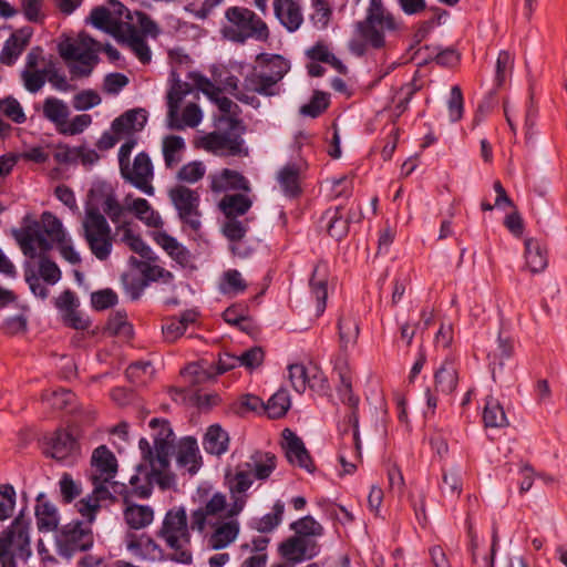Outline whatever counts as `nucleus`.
Here are the masks:
<instances>
[{"mask_svg":"<svg viewBox=\"0 0 567 567\" xmlns=\"http://www.w3.org/2000/svg\"><path fill=\"white\" fill-rule=\"evenodd\" d=\"M247 289V284L237 269H229L224 272L220 290L224 293H240Z\"/></svg>","mask_w":567,"mask_h":567,"instance_id":"54","label":"nucleus"},{"mask_svg":"<svg viewBox=\"0 0 567 567\" xmlns=\"http://www.w3.org/2000/svg\"><path fill=\"white\" fill-rule=\"evenodd\" d=\"M16 505V491L12 485H0V520L10 518Z\"/></svg>","mask_w":567,"mask_h":567,"instance_id":"59","label":"nucleus"},{"mask_svg":"<svg viewBox=\"0 0 567 567\" xmlns=\"http://www.w3.org/2000/svg\"><path fill=\"white\" fill-rule=\"evenodd\" d=\"M110 7L94 8L90 14L92 24L130 48L141 63H150L152 60L151 49L143 34L133 23L131 12L117 0H110Z\"/></svg>","mask_w":567,"mask_h":567,"instance_id":"2","label":"nucleus"},{"mask_svg":"<svg viewBox=\"0 0 567 567\" xmlns=\"http://www.w3.org/2000/svg\"><path fill=\"white\" fill-rule=\"evenodd\" d=\"M42 115L47 121L54 124L56 131L60 133L65 121L69 120L70 109L63 100L49 96L43 101Z\"/></svg>","mask_w":567,"mask_h":567,"instance_id":"32","label":"nucleus"},{"mask_svg":"<svg viewBox=\"0 0 567 567\" xmlns=\"http://www.w3.org/2000/svg\"><path fill=\"white\" fill-rule=\"evenodd\" d=\"M41 228L52 241L62 244L65 240V233L61 220L50 212H44L42 214Z\"/></svg>","mask_w":567,"mask_h":567,"instance_id":"51","label":"nucleus"},{"mask_svg":"<svg viewBox=\"0 0 567 567\" xmlns=\"http://www.w3.org/2000/svg\"><path fill=\"white\" fill-rule=\"evenodd\" d=\"M236 76H228L224 82V87L239 102L257 107L259 100L255 95L256 92H249L245 86L240 90Z\"/></svg>","mask_w":567,"mask_h":567,"instance_id":"53","label":"nucleus"},{"mask_svg":"<svg viewBox=\"0 0 567 567\" xmlns=\"http://www.w3.org/2000/svg\"><path fill=\"white\" fill-rule=\"evenodd\" d=\"M301 166L288 163L277 174V181L286 196L296 197L300 194Z\"/></svg>","mask_w":567,"mask_h":567,"instance_id":"34","label":"nucleus"},{"mask_svg":"<svg viewBox=\"0 0 567 567\" xmlns=\"http://www.w3.org/2000/svg\"><path fill=\"white\" fill-rule=\"evenodd\" d=\"M21 80L25 90L30 93L39 92L47 81L45 70H31L23 69L21 72Z\"/></svg>","mask_w":567,"mask_h":567,"instance_id":"57","label":"nucleus"},{"mask_svg":"<svg viewBox=\"0 0 567 567\" xmlns=\"http://www.w3.org/2000/svg\"><path fill=\"white\" fill-rule=\"evenodd\" d=\"M80 451L76 440L64 430L54 432L47 439L44 454L56 461L73 460Z\"/></svg>","mask_w":567,"mask_h":567,"instance_id":"22","label":"nucleus"},{"mask_svg":"<svg viewBox=\"0 0 567 567\" xmlns=\"http://www.w3.org/2000/svg\"><path fill=\"white\" fill-rule=\"evenodd\" d=\"M155 241L177 262L183 264L187 260V251L172 236L166 233H157Z\"/></svg>","mask_w":567,"mask_h":567,"instance_id":"49","label":"nucleus"},{"mask_svg":"<svg viewBox=\"0 0 567 567\" xmlns=\"http://www.w3.org/2000/svg\"><path fill=\"white\" fill-rule=\"evenodd\" d=\"M92 545V530L82 522L65 525L56 537L58 553L66 559H70L76 551L87 550Z\"/></svg>","mask_w":567,"mask_h":567,"instance_id":"17","label":"nucleus"},{"mask_svg":"<svg viewBox=\"0 0 567 567\" xmlns=\"http://www.w3.org/2000/svg\"><path fill=\"white\" fill-rule=\"evenodd\" d=\"M0 112L17 124H22L27 120L20 102L12 96L0 100Z\"/></svg>","mask_w":567,"mask_h":567,"instance_id":"55","label":"nucleus"},{"mask_svg":"<svg viewBox=\"0 0 567 567\" xmlns=\"http://www.w3.org/2000/svg\"><path fill=\"white\" fill-rule=\"evenodd\" d=\"M395 29L396 22L382 0H370L364 20L354 25V37L349 42V49L358 56L363 55L368 47L382 49L385 45V33Z\"/></svg>","mask_w":567,"mask_h":567,"instance_id":"5","label":"nucleus"},{"mask_svg":"<svg viewBox=\"0 0 567 567\" xmlns=\"http://www.w3.org/2000/svg\"><path fill=\"white\" fill-rule=\"evenodd\" d=\"M210 189L223 193L229 189L249 192V182L237 171L224 168L221 172L209 175Z\"/></svg>","mask_w":567,"mask_h":567,"instance_id":"27","label":"nucleus"},{"mask_svg":"<svg viewBox=\"0 0 567 567\" xmlns=\"http://www.w3.org/2000/svg\"><path fill=\"white\" fill-rule=\"evenodd\" d=\"M100 44L85 33L66 39L59 44V53L65 61L72 79L89 78L97 65Z\"/></svg>","mask_w":567,"mask_h":567,"instance_id":"8","label":"nucleus"},{"mask_svg":"<svg viewBox=\"0 0 567 567\" xmlns=\"http://www.w3.org/2000/svg\"><path fill=\"white\" fill-rule=\"evenodd\" d=\"M290 404L288 391L280 389L264 404V411L270 419H279L288 412Z\"/></svg>","mask_w":567,"mask_h":567,"instance_id":"44","label":"nucleus"},{"mask_svg":"<svg viewBox=\"0 0 567 567\" xmlns=\"http://www.w3.org/2000/svg\"><path fill=\"white\" fill-rule=\"evenodd\" d=\"M290 529L293 530L295 534L315 542H319L318 539L324 534L323 526L310 515L292 522Z\"/></svg>","mask_w":567,"mask_h":567,"instance_id":"42","label":"nucleus"},{"mask_svg":"<svg viewBox=\"0 0 567 567\" xmlns=\"http://www.w3.org/2000/svg\"><path fill=\"white\" fill-rule=\"evenodd\" d=\"M229 25L221 33L227 40L244 44L248 39L267 41L270 31L267 23L252 10L244 7H230L225 12Z\"/></svg>","mask_w":567,"mask_h":567,"instance_id":"9","label":"nucleus"},{"mask_svg":"<svg viewBox=\"0 0 567 567\" xmlns=\"http://www.w3.org/2000/svg\"><path fill=\"white\" fill-rule=\"evenodd\" d=\"M436 388L444 393H452L458 384V363L446 360L435 373Z\"/></svg>","mask_w":567,"mask_h":567,"instance_id":"38","label":"nucleus"},{"mask_svg":"<svg viewBox=\"0 0 567 567\" xmlns=\"http://www.w3.org/2000/svg\"><path fill=\"white\" fill-rule=\"evenodd\" d=\"M213 102L220 112V115L215 117V123L218 127L227 126L230 131H236L243 124V121L239 118L241 110L234 101L219 94Z\"/></svg>","mask_w":567,"mask_h":567,"instance_id":"28","label":"nucleus"},{"mask_svg":"<svg viewBox=\"0 0 567 567\" xmlns=\"http://www.w3.org/2000/svg\"><path fill=\"white\" fill-rule=\"evenodd\" d=\"M223 233L226 238L233 243V252L243 256L241 252L237 251L236 244L246 236L247 224L243 220H238L237 218H226V221L223 225Z\"/></svg>","mask_w":567,"mask_h":567,"instance_id":"50","label":"nucleus"},{"mask_svg":"<svg viewBox=\"0 0 567 567\" xmlns=\"http://www.w3.org/2000/svg\"><path fill=\"white\" fill-rule=\"evenodd\" d=\"M203 446L209 454L223 455L228 451L229 435L219 424H213L206 431Z\"/></svg>","mask_w":567,"mask_h":567,"instance_id":"35","label":"nucleus"},{"mask_svg":"<svg viewBox=\"0 0 567 567\" xmlns=\"http://www.w3.org/2000/svg\"><path fill=\"white\" fill-rule=\"evenodd\" d=\"M245 132L244 124L236 131L218 127V131L210 132L199 140V147L217 156H248L249 151L245 146L241 134Z\"/></svg>","mask_w":567,"mask_h":567,"instance_id":"14","label":"nucleus"},{"mask_svg":"<svg viewBox=\"0 0 567 567\" xmlns=\"http://www.w3.org/2000/svg\"><path fill=\"white\" fill-rule=\"evenodd\" d=\"M329 105L327 94L322 92H316L309 103L300 107V114L309 117L319 116Z\"/></svg>","mask_w":567,"mask_h":567,"instance_id":"61","label":"nucleus"},{"mask_svg":"<svg viewBox=\"0 0 567 567\" xmlns=\"http://www.w3.org/2000/svg\"><path fill=\"white\" fill-rule=\"evenodd\" d=\"M168 196L178 213L181 220L193 230L200 228L199 194L184 185L169 189Z\"/></svg>","mask_w":567,"mask_h":567,"instance_id":"16","label":"nucleus"},{"mask_svg":"<svg viewBox=\"0 0 567 567\" xmlns=\"http://www.w3.org/2000/svg\"><path fill=\"white\" fill-rule=\"evenodd\" d=\"M251 205V199L244 194L225 195L219 202V208L226 218H237L245 215Z\"/></svg>","mask_w":567,"mask_h":567,"instance_id":"40","label":"nucleus"},{"mask_svg":"<svg viewBox=\"0 0 567 567\" xmlns=\"http://www.w3.org/2000/svg\"><path fill=\"white\" fill-rule=\"evenodd\" d=\"M82 231L91 252L99 260H106L112 252L115 238L105 216L99 208L93 206L85 208Z\"/></svg>","mask_w":567,"mask_h":567,"instance_id":"12","label":"nucleus"},{"mask_svg":"<svg viewBox=\"0 0 567 567\" xmlns=\"http://www.w3.org/2000/svg\"><path fill=\"white\" fill-rule=\"evenodd\" d=\"M327 284L328 267L324 264H318L309 280L310 291L317 299V316L323 313L326 309V300L328 297Z\"/></svg>","mask_w":567,"mask_h":567,"instance_id":"30","label":"nucleus"},{"mask_svg":"<svg viewBox=\"0 0 567 567\" xmlns=\"http://www.w3.org/2000/svg\"><path fill=\"white\" fill-rule=\"evenodd\" d=\"M483 420L486 426L502 427L507 425V417L503 406L494 399H489L483 412Z\"/></svg>","mask_w":567,"mask_h":567,"instance_id":"52","label":"nucleus"},{"mask_svg":"<svg viewBox=\"0 0 567 567\" xmlns=\"http://www.w3.org/2000/svg\"><path fill=\"white\" fill-rule=\"evenodd\" d=\"M525 260L526 267L533 274L543 271L548 265L546 248L536 239L525 240Z\"/></svg>","mask_w":567,"mask_h":567,"instance_id":"36","label":"nucleus"},{"mask_svg":"<svg viewBox=\"0 0 567 567\" xmlns=\"http://www.w3.org/2000/svg\"><path fill=\"white\" fill-rule=\"evenodd\" d=\"M101 207L105 215L109 216L113 224H118L125 212V208L120 204L114 193H109L104 196Z\"/></svg>","mask_w":567,"mask_h":567,"instance_id":"63","label":"nucleus"},{"mask_svg":"<svg viewBox=\"0 0 567 567\" xmlns=\"http://www.w3.org/2000/svg\"><path fill=\"white\" fill-rule=\"evenodd\" d=\"M247 496L231 497L228 503L221 492L204 491L199 503L190 511V529L198 533L210 550H221L238 538L240 524L237 516L246 506Z\"/></svg>","mask_w":567,"mask_h":567,"instance_id":"1","label":"nucleus"},{"mask_svg":"<svg viewBox=\"0 0 567 567\" xmlns=\"http://www.w3.org/2000/svg\"><path fill=\"white\" fill-rule=\"evenodd\" d=\"M258 61H264L261 70H252L245 76V87L249 92H256L265 96L279 94V82L284 79L290 69L289 62L281 55H268L260 53Z\"/></svg>","mask_w":567,"mask_h":567,"instance_id":"10","label":"nucleus"},{"mask_svg":"<svg viewBox=\"0 0 567 567\" xmlns=\"http://www.w3.org/2000/svg\"><path fill=\"white\" fill-rule=\"evenodd\" d=\"M185 141L178 135H167L162 142V152L166 168H175L183 159Z\"/></svg>","mask_w":567,"mask_h":567,"instance_id":"37","label":"nucleus"},{"mask_svg":"<svg viewBox=\"0 0 567 567\" xmlns=\"http://www.w3.org/2000/svg\"><path fill=\"white\" fill-rule=\"evenodd\" d=\"M30 33L19 30L10 35L4 42L0 53V61L2 64L12 65L24 49L29 45Z\"/></svg>","mask_w":567,"mask_h":567,"instance_id":"31","label":"nucleus"},{"mask_svg":"<svg viewBox=\"0 0 567 567\" xmlns=\"http://www.w3.org/2000/svg\"><path fill=\"white\" fill-rule=\"evenodd\" d=\"M206 167L200 161H193L183 165L177 172V179L185 183H196L204 177Z\"/></svg>","mask_w":567,"mask_h":567,"instance_id":"58","label":"nucleus"},{"mask_svg":"<svg viewBox=\"0 0 567 567\" xmlns=\"http://www.w3.org/2000/svg\"><path fill=\"white\" fill-rule=\"evenodd\" d=\"M42 400L47 401L55 410H63L72 402L73 394L65 389L45 391L42 394Z\"/></svg>","mask_w":567,"mask_h":567,"instance_id":"64","label":"nucleus"},{"mask_svg":"<svg viewBox=\"0 0 567 567\" xmlns=\"http://www.w3.org/2000/svg\"><path fill=\"white\" fill-rule=\"evenodd\" d=\"M198 446L193 437H185L178 446L177 464L187 468L189 473H196L198 470Z\"/></svg>","mask_w":567,"mask_h":567,"instance_id":"41","label":"nucleus"},{"mask_svg":"<svg viewBox=\"0 0 567 567\" xmlns=\"http://www.w3.org/2000/svg\"><path fill=\"white\" fill-rule=\"evenodd\" d=\"M122 178L135 188L148 196H153L155 188L154 167L150 155L146 152L138 153L133 161L122 164L120 167Z\"/></svg>","mask_w":567,"mask_h":567,"instance_id":"15","label":"nucleus"},{"mask_svg":"<svg viewBox=\"0 0 567 567\" xmlns=\"http://www.w3.org/2000/svg\"><path fill=\"white\" fill-rule=\"evenodd\" d=\"M274 13L279 22L289 31H297L302 22V9L298 0H274Z\"/></svg>","mask_w":567,"mask_h":567,"instance_id":"25","label":"nucleus"},{"mask_svg":"<svg viewBox=\"0 0 567 567\" xmlns=\"http://www.w3.org/2000/svg\"><path fill=\"white\" fill-rule=\"evenodd\" d=\"M187 93V90H181L174 87L168 93V113H167V123L168 127L172 130H184L185 127H196L203 118V113L199 106L195 103L187 104L183 112L182 116H178L179 103L183 97Z\"/></svg>","mask_w":567,"mask_h":567,"instance_id":"18","label":"nucleus"},{"mask_svg":"<svg viewBox=\"0 0 567 567\" xmlns=\"http://www.w3.org/2000/svg\"><path fill=\"white\" fill-rule=\"evenodd\" d=\"M35 518L38 529L42 533L53 532L59 526L60 518L58 509L43 494L37 497Z\"/></svg>","mask_w":567,"mask_h":567,"instance_id":"29","label":"nucleus"},{"mask_svg":"<svg viewBox=\"0 0 567 567\" xmlns=\"http://www.w3.org/2000/svg\"><path fill=\"white\" fill-rule=\"evenodd\" d=\"M60 493L62 501L66 504L73 502L82 493V486L80 482L73 480L69 473H63L59 481Z\"/></svg>","mask_w":567,"mask_h":567,"instance_id":"56","label":"nucleus"},{"mask_svg":"<svg viewBox=\"0 0 567 567\" xmlns=\"http://www.w3.org/2000/svg\"><path fill=\"white\" fill-rule=\"evenodd\" d=\"M117 473V460L105 445L97 446L91 456L89 478L94 487H107Z\"/></svg>","mask_w":567,"mask_h":567,"instance_id":"19","label":"nucleus"},{"mask_svg":"<svg viewBox=\"0 0 567 567\" xmlns=\"http://www.w3.org/2000/svg\"><path fill=\"white\" fill-rule=\"evenodd\" d=\"M30 555L29 523L20 514L0 536V563L2 567H17L16 558Z\"/></svg>","mask_w":567,"mask_h":567,"instance_id":"13","label":"nucleus"},{"mask_svg":"<svg viewBox=\"0 0 567 567\" xmlns=\"http://www.w3.org/2000/svg\"><path fill=\"white\" fill-rule=\"evenodd\" d=\"M514 351L513 341L509 339H504L502 337L498 338L497 348L495 350V360L498 362H494L493 367V378L496 379V375L501 373L504 369V361L509 359Z\"/></svg>","mask_w":567,"mask_h":567,"instance_id":"60","label":"nucleus"},{"mask_svg":"<svg viewBox=\"0 0 567 567\" xmlns=\"http://www.w3.org/2000/svg\"><path fill=\"white\" fill-rule=\"evenodd\" d=\"M514 68V56L508 51H501L496 64L494 85L496 89L503 87L511 78Z\"/></svg>","mask_w":567,"mask_h":567,"instance_id":"48","label":"nucleus"},{"mask_svg":"<svg viewBox=\"0 0 567 567\" xmlns=\"http://www.w3.org/2000/svg\"><path fill=\"white\" fill-rule=\"evenodd\" d=\"M288 372L291 385L298 393H303L307 388L323 390L327 385L323 372L316 364L306 367L302 363H293L288 367Z\"/></svg>","mask_w":567,"mask_h":567,"instance_id":"21","label":"nucleus"},{"mask_svg":"<svg viewBox=\"0 0 567 567\" xmlns=\"http://www.w3.org/2000/svg\"><path fill=\"white\" fill-rule=\"evenodd\" d=\"M284 513L285 504L277 501L274 504L272 512L256 519L252 527L259 533H270L281 523Z\"/></svg>","mask_w":567,"mask_h":567,"instance_id":"46","label":"nucleus"},{"mask_svg":"<svg viewBox=\"0 0 567 567\" xmlns=\"http://www.w3.org/2000/svg\"><path fill=\"white\" fill-rule=\"evenodd\" d=\"M182 373L192 384L204 383L216 375L214 364L204 361L188 364Z\"/></svg>","mask_w":567,"mask_h":567,"instance_id":"47","label":"nucleus"},{"mask_svg":"<svg viewBox=\"0 0 567 567\" xmlns=\"http://www.w3.org/2000/svg\"><path fill=\"white\" fill-rule=\"evenodd\" d=\"M102 102L101 96L94 90L87 89L73 96L72 104L76 111H86Z\"/></svg>","mask_w":567,"mask_h":567,"instance_id":"62","label":"nucleus"},{"mask_svg":"<svg viewBox=\"0 0 567 567\" xmlns=\"http://www.w3.org/2000/svg\"><path fill=\"white\" fill-rule=\"evenodd\" d=\"M395 29L396 22L382 0H370L364 20L354 25V37L349 42V49L358 56L363 55L368 47L382 49L385 45V33Z\"/></svg>","mask_w":567,"mask_h":567,"instance_id":"4","label":"nucleus"},{"mask_svg":"<svg viewBox=\"0 0 567 567\" xmlns=\"http://www.w3.org/2000/svg\"><path fill=\"white\" fill-rule=\"evenodd\" d=\"M339 340L342 350L353 347L359 337V324L352 317H341L338 321Z\"/></svg>","mask_w":567,"mask_h":567,"instance_id":"45","label":"nucleus"},{"mask_svg":"<svg viewBox=\"0 0 567 567\" xmlns=\"http://www.w3.org/2000/svg\"><path fill=\"white\" fill-rule=\"evenodd\" d=\"M276 468V456L269 452L255 451L247 461L238 464L235 474L229 478L231 497L246 496L254 478L265 481Z\"/></svg>","mask_w":567,"mask_h":567,"instance_id":"11","label":"nucleus"},{"mask_svg":"<svg viewBox=\"0 0 567 567\" xmlns=\"http://www.w3.org/2000/svg\"><path fill=\"white\" fill-rule=\"evenodd\" d=\"M124 519L133 529H142L154 519V511L148 505L132 504L124 509Z\"/></svg>","mask_w":567,"mask_h":567,"instance_id":"39","label":"nucleus"},{"mask_svg":"<svg viewBox=\"0 0 567 567\" xmlns=\"http://www.w3.org/2000/svg\"><path fill=\"white\" fill-rule=\"evenodd\" d=\"M395 29L396 22L382 0H370L364 20L354 25V37L349 42V49L358 56L363 55L368 47L382 49L385 45V33Z\"/></svg>","mask_w":567,"mask_h":567,"instance_id":"6","label":"nucleus"},{"mask_svg":"<svg viewBox=\"0 0 567 567\" xmlns=\"http://www.w3.org/2000/svg\"><path fill=\"white\" fill-rule=\"evenodd\" d=\"M320 550L321 546L319 542L301 537L295 533L278 546L280 556L289 565H297L305 560H310L318 556Z\"/></svg>","mask_w":567,"mask_h":567,"instance_id":"20","label":"nucleus"},{"mask_svg":"<svg viewBox=\"0 0 567 567\" xmlns=\"http://www.w3.org/2000/svg\"><path fill=\"white\" fill-rule=\"evenodd\" d=\"M135 216L148 227H161L163 220L157 212H155L145 198H136L128 205Z\"/></svg>","mask_w":567,"mask_h":567,"instance_id":"43","label":"nucleus"},{"mask_svg":"<svg viewBox=\"0 0 567 567\" xmlns=\"http://www.w3.org/2000/svg\"><path fill=\"white\" fill-rule=\"evenodd\" d=\"M112 497L109 487H94L90 495L78 502V512L91 524L95 519V515L100 509L101 501H105Z\"/></svg>","mask_w":567,"mask_h":567,"instance_id":"33","label":"nucleus"},{"mask_svg":"<svg viewBox=\"0 0 567 567\" xmlns=\"http://www.w3.org/2000/svg\"><path fill=\"white\" fill-rule=\"evenodd\" d=\"M466 524L468 538L467 548L472 556L473 567H492L494 548L486 547L485 539L480 537L471 517L467 518Z\"/></svg>","mask_w":567,"mask_h":567,"instance_id":"24","label":"nucleus"},{"mask_svg":"<svg viewBox=\"0 0 567 567\" xmlns=\"http://www.w3.org/2000/svg\"><path fill=\"white\" fill-rule=\"evenodd\" d=\"M150 427L153 431L154 450L146 439L143 437L138 442L142 457L151 467L147 480L150 484H157L162 489H167L175 483V477L169 472V456L175 435L165 420L153 419L150 422Z\"/></svg>","mask_w":567,"mask_h":567,"instance_id":"3","label":"nucleus"},{"mask_svg":"<svg viewBox=\"0 0 567 567\" xmlns=\"http://www.w3.org/2000/svg\"><path fill=\"white\" fill-rule=\"evenodd\" d=\"M190 532L193 530L184 506H174L166 512L156 536L164 542L171 560L183 565L192 564Z\"/></svg>","mask_w":567,"mask_h":567,"instance_id":"7","label":"nucleus"},{"mask_svg":"<svg viewBox=\"0 0 567 567\" xmlns=\"http://www.w3.org/2000/svg\"><path fill=\"white\" fill-rule=\"evenodd\" d=\"M282 449L285 450V454L289 463L298 465L308 472H312L315 468L313 462L302 440L289 429H285L282 431Z\"/></svg>","mask_w":567,"mask_h":567,"instance_id":"23","label":"nucleus"},{"mask_svg":"<svg viewBox=\"0 0 567 567\" xmlns=\"http://www.w3.org/2000/svg\"><path fill=\"white\" fill-rule=\"evenodd\" d=\"M115 236L117 240L127 246L133 252L140 255L146 260H156L154 252L150 246L143 240L140 234L135 233L132 224L123 221L115 227Z\"/></svg>","mask_w":567,"mask_h":567,"instance_id":"26","label":"nucleus"}]
</instances>
